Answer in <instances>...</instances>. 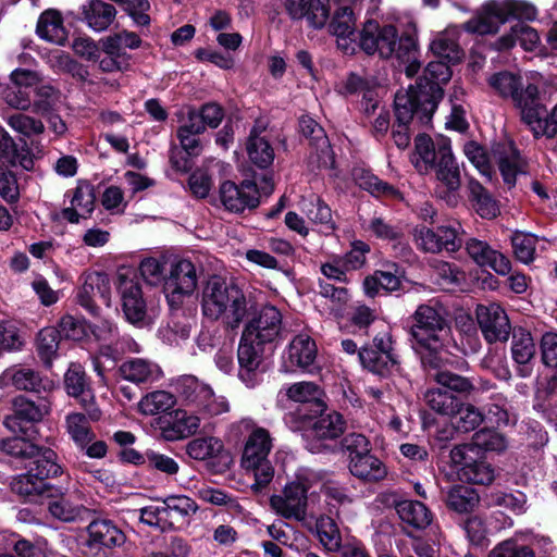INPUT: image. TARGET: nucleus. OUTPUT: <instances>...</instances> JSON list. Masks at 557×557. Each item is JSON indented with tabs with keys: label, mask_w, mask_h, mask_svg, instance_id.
I'll return each instance as SVG.
<instances>
[{
	"label": "nucleus",
	"mask_w": 557,
	"mask_h": 557,
	"mask_svg": "<svg viewBox=\"0 0 557 557\" xmlns=\"http://www.w3.org/2000/svg\"><path fill=\"white\" fill-rule=\"evenodd\" d=\"M115 14V8L102 0H89L83 5L84 21L96 32L107 29L113 22Z\"/></svg>",
	"instance_id": "nucleus-39"
},
{
	"label": "nucleus",
	"mask_w": 557,
	"mask_h": 557,
	"mask_svg": "<svg viewBox=\"0 0 557 557\" xmlns=\"http://www.w3.org/2000/svg\"><path fill=\"white\" fill-rule=\"evenodd\" d=\"M416 245L425 252L436 253L442 250L457 251L463 243L459 230L451 226H440L433 231L425 226L416 227L413 232Z\"/></svg>",
	"instance_id": "nucleus-18"
},
{
	"label": "nucleus",
	"mask_w": 557,
	"mask_h": 557,
	"mask_svg": "<svg viewBox=\"0 0 557 557\" xmlns=\"http://www.w3.org/2000/svg\"><path fill=\"white\" fill-rule=\"evenodd\" d=\"M475 314L481 332L488 343L508 339L511 331L510 322L498 304L479 305Z\"/></svg>",
	"instance_id": "nucleus-21"
},
{
	"label": "nucleus",
	"mask_w": 557,
	"mask_h": 557,
	"mask_svg": "<svg viewBox=\"0 0 557 557\" xmlns=\"http://www.w3.org/2000/svg\"><path fill=\"white\" fill-rule=\"evenodd\" d=\"M536 10L523 0H487L462 24V29L474 35H494L509 18L533 20Z\"/></svg>",
	"instance_id": "nucleus-5"
},
{
	"label": "nucleus",
	"mask_w": 557,
	"mask_h": 557,
	"mask_svg": "<svg viewBox=\"0 0 557 557\" xmlns=\"http://www.w3.org/2000/svg\"><path fill=\"white\" fill-rule=\"evenodd\" d=\"M284 4L292 18H306L313 28L324 27L330 17V0H285Z\"/></svg>",
	"instance_id": "nucleus-26"
},
{
	"label": "nucleus",
	"mask_w": 557,
	"mask_h": 557,
	"mask_svg": "<svg viewBox=\"0 0 557 557\" xmlns=\"http://www.w3.org/2000/svg\"><path fill=\"white\" fill-rule=\"evenodd\" d=\"M441 367L437 369L438 371L434 374V381L455 393L461 394L463 396H472L473 401H481V388L475 386L474 382L470 377H466L462 375H459L457 373L447 371V370H440Z\"/></svg>",
	"instance_id": "nucleus-38"
},
{
	"label": "nucleus",
	"mask_w": 557,
	"mask_h": 557,
	"mask_svg": "<svg viewBox=\"0 0 557 557\" xmlns=\"http://www.w3.org/2000/svg\"><path fill=\"white\" fill-rule=\"evenodd\" d=\"M13 413L4 418L3 424L10 431L25 433L21 422L36 423L49 414L50 406L46 400L36 404L25 396H17L12 401Z\"/></svg>",
	"instance_id": "nucleus-25"
},
{
	"label": "nucleus",
	"mask_w": 557,
	"mask_h": 557,
	"mask_svg": "<svg viewBox=\"0 0 557 557\" xmlns=\"http://www.w3.org/2000/svg\"><path fill=\"white\" fill-rule=\"evenodd\" d=\"M246 152L248 159L258 169H268L274 161V149L265 136L261 135V129L252 127L246 141Z\"/></svg>",
	"instance_id": "nucleus-34"
},
{
	"label": "nucleus",
	"mask_w": 557,
	"mask_h": 557,
	"mask_svg": "<svg viewBox=\"0 0 557 557\" xmlns=\"http://www.w3.org/2000/svg\"><path fill=\"white\" fill-rule=\"evenodd\" d=\"M176 391L182 400L198 412L207 416H219L230 410L224 396L214 394L211 386L194 375H184L177 380Z\"/></svg>",
	"instance_id": "nucleus-9"
},
{
	"label": "nucleus",
	"mask_w": 557,
	"mask_h": 557,
	"mask_svg": "<svg viewBox=\"0 0 557 557\" xmlns=\"http://www.w3.org/2000/svg\"><path fill=\"white\" fill-rule=\"evenodd\" d=\"M59 331L55 327H45L37 335V354L46 368H51L59 349Z\"/></svg>",
	"instance_id": "nucleus-53"
},
{
	"label": "nucleus",
	"mask_w": 557,
	"mask_h": 557,
	"mask_svg": "<svg viewBox=\"0 0 557 557\" xmlns=\"http://www.w3.org/2000/svg\"><path fill=\"white\" fill-rule=\"evenodd\" d=\"M169 530L187 527L199 509L196 500L183 494H172L162 499Z\"/></svg>",
	"instance_id": "nucleus-28"
},
{
	"label": "nucleus",
	"mask_w": 557,
	"mask_h": 557,
	"mask_svg": "<svg viewBox=\"0 0 557 557\" xmlns=\"http://www.w3.org/2000/svg\"><path fill=\"white\" fill-rule=\"evenodd\" d=\"M37 34L47 41L63 45L67 38V32L61 14L55 10L44 12L37 23Z\"/></svg>",
	"instance_id": "nucleus-40"
},
{
	"label": "nucleus",
	"mask_w": 557,
	"mask_h": 557,
	"mask_svg": "<svg viewBox=\"0 0 557 557\" xmlns=\"http://www.w3.org/2000/svg\"><path fill=\"white\" fill-rule=\"evenodd\" d=\"M463 151L481 174H488L487 164L490 162H495L502 174H527L532 170L510 143L495 146L491 159L487 158L484 148L475 141L467 143Z\"/></svg>",
	"instance_id": "nucleus-7"
},
{
	"label": "nucleus",
	"mask_w": 557,
	"mask_h": 557,
	"mask_svg": "<svg viewBox=\"0 0 557 557\" xmlns=\"http://www.w3.org/2000/svg\"><path fill=\"white\" fill-rule=\"evenodd\" d=\"M64 387L69 396L75 398L78 405L92 421L100 420L102 412L96 404V397L82 366L71 364L64 375Z\"/></svg>",
	"instance_id": "nucleus-17"
},
{
	"label": "nucleus",
	"mask_w": 557,
	"mask_h": 557,
	"mask_svg": "<svg viewBox=\"0 0 557 557\" xmlns=\"http://www.w3.org/2000/svg\"><path fill=\"white\" fill-rule=\"evenodd\" d=\"M174 397L165 391H154L147 394L138 404L139 411L146 416H154L171 409Z\"/></svg>",
	"instance_id": "nucleus-58"
},
{
	"label": "nucleus",
	"mask_w": 557,
	"mask_h": 557,
	"mask_svg": "<svg viewBox=\"0 0 557 557\" xmlns=\"http://www.w3.org/2000/svg\"><path fill=\"white\" fill-rule=\"evenodd\" d=\"M223 449L222 442L212 436L197 437L191 440L186 445V454L199 461L216 457Z\"/></svg>",
	"instance_id": "nucleus-55"
},
{
	"label": "nucleus",
	"mask_w": 557,
	"mask_h": 557,
	"mask_svg": "<svg viewBox=\"0 0 557 557\" xmlns=\"http://www.w3.org/2000/svg\"><path fill=\"white\" fill-rule=\"evenodd\" d=\"M265 345L242 335L237 348L238 377L247 387H255L264 372Z\"/></svg>",
	"instance_id": "nucleus-14"
},
{
	"label": "nucleus",
	"mask_w": 557,
	"mask_h": 557,
	"mask_svg": "<svg viewBox=\"0 0 557 557\" xmlns=\"http://www.w3.org/2000/svg\"><path fill=\"white\" fill-rule=\"evenodd\" d=\"M286 396L293 401L310 405L315 413L323 411L322 391L315 383H295L287 388Z\"/></svg>",
	"instance_id": "nucleus-46"
},
{
	"label": "nucleus",
	"mask_w": 557,
	"mask_h": 557,
	"mask_svg": "<svg viewBox=\"0 0 557 557\" xmlns=\"http://www.w3.org/2000/svg\"><path fill=\"white\" fill-rule=\"evenodd\" d=\"M479 504L480 496L478 492L470 486L455 485L447 492L446 506L457 513H470Z\"/></svg>",
	"instance_id": "nucleus-44"
},
{
	"label": "nucleus",
	"mask_w": 557,
	"mask_h": 557,
	"mask_svg": "<svg viewBox=\"0 0 557 557\" xmlns=\"http://www.w3.org/2000/svg\"><path fill=\"white\" fill-rule=\"evenodd\" d=\"M472 445L476 453L479 449L502 451L506 448L507 443L500 433L491 429H482L473 434Z\"/></svg>",
	"instance_id": "nucleus-64"
},
{
	"label": "nucleus",
	"mask_w": 557,
	"mask_h": 557,
	"mask_svg": "<svg viewBox=\"0 0 557 557\" xmlns=\"http://www.w3.org/2000/svg\"><path fill=\"white\" fill-rule=\"evenodd\" d=\"M469 193L472 206L481 218L491 220L499 214L497 200L473 177L469 181Z\"/></svg>",
	"instance_id": "nucleus-41"
},
{
	"label": "nucleus",
	"mask_w": 557,
	"mask_h": 557,
	"mask_svg": "<svg viewBox=\"0 0 557 557\" xmlns=\"http://www.w3.org/2000/svg\"><path fill=\"white\" fill-rule=\"evenodd\" d=\"M360 47L368 54L379 53L382 58L395 55L404 65L408 77L419 72L420 62L416 39L410 35L398 38L393 25L380 26L374 21H368L360 34Z\"/></svg>",
	"instance_id": "nucleus-3"
},
{
	"label": "nucleus",
	"mask_w": 557,
	"mask_h": 557,
	"mask_svg": "<svg viewBox=\"0 0 557 557\" xmlns=\"http://www.w3.org/2000/svg\"><path fill=\"white\" fill-rule=\"evenodd\" d=\"M519 41L527 51H533L540 44L537 32L524 23L513 25L509 33L503 35L494 42V48L498 51L511 49Z\"/></svg>",
	"instance_id": "nucleus-36"
},
{
	"label": "nucleus",
	"mask_w": 557,
	"mask_h": 557,
	"mask_svg": "<svg viewBox=\"0 0 557 557\" xmlns=\"http://www.w3.org/2000/svg\"><path fill=\"white\" fill-rule=\"evenodd\" d=\"M220 199L226 210L240 213L246 209L257 208L260 194L257 183L252 180H245L239 185L225 181L220 186Z\"/></svg>",
	"instance_id": "nucleus-19"
},
{
	"label": "nucleus",
	"mask_w": 557,
	"mask_h": 557,
	"mask_svg": "<svg viewBox=\"0 0 557 557\" xmlns=\"http://www.w3.org/2000/svg\"><path fill=\"white\" fill-rule=\"evenodd\" d=\"M33 459V466H30L28 470L33 471V473L44 482H47L49 478H54L62 473V467L58 462V455L49 447L39 446V451Z\"/></svg>",
	"instance_id": "nucleus-48"
},
{
	"label": "nucleus",
	"mask_w": 557,
	"mask_h": 557,
	"mask_svg": "<svg viewBox=\"0 0 557 557\" xmlns=\"http://www.w3.org/2000/svg\"><path fill=\"white\" fill-rule=\"evenodd\" d=\"M451 77V71L444 61H432L423 70L417 88L410 86L407 90L417 95L416 102L421 104L423 116L431 120L436 109L437 101L443 96L441 84L447 83Z\"/></svg>",
	"instance_id": "nucleus-10"
},
{
	"label": "nucleus",
	"mask_w": 557,
	"mask_h": 557,
	"mask_svg": "<svg viewBox=\"0 0 557 557\" xmlns=\"http://www.w3.org/2000/svg\"><path fill=\"white\" fill-rule=\"evenodd\" d=\"M117 290L126 320L132 324L141 323L146 318V301L141 287L135 276L119 274Z\"/></svg>",
	"instance_id": "nucleus-23"
},
{
	"label": "nucleus",
	"mask_w": 557,
	"mask_h": 557,
	"mask_svg": "<svg viewBox=\"0 0 557 557\" xmlns=\"http://www.w3.org/2000/svg\"><path fill=\"white\" fill-rule=\"evenodd\" d=\"M282 329V313L271 305L261 307L246 323L243 336L263 345L272 344Z\"/></svg>",
	"instance_id": "nucleus-15"
},
{
	"label": "nucleus",
	"mask_w": 557,
	"mask_h": 557,
	"mask_svg": "<svg viewBox=\"0 0 557 557\" xmlns=\"http://www.w3.org/2000/svg\"><path fill=\"white\" fill-rule=\"evenodd\" d=\"M412 348L424 368L438 369L445 363V344L442 333L447 321L442 309L431 305H420L410 317Z\"/></svg>",
	"instance_id": "nucleus-1"
},
{
	"label": "nucleus",
	"mask_w": 557,
	"mask_h": 557,
	"mask_svg": "<svg viewBox=\"0 0 557 557\" xmlns=\"http://www.w3.org/2000/svg\"><path fill=\"white\" fill-rule=\"evenodd\" d=\"M400 285V278L391 271L377 270L363 281L364 293L370 297H374L380 289L395 292L399 289Z\"/></svg>",
	"instance_id": "nucleus-56"
},
{
	"label": "nucleus",
	"mask_w": 557,
	"mask_h": 557,
	"mask_svg": "<svg viewBox=\"0 0 557 557\" xmlns=\"http://www.w3.org/2000/svg\"><path fill=\"white\" fill-rule=\"evenodd\" d=\"M315 531L320 543L330 552H337L342 546V534L336 521L321 515L315 521Z\"/></svg>",
	"instance_id": "nucleus-52"
},
{
	"label": "nucleus",
	"mask_w": 557,
	"mask_h": 557,
	"mask_svg": "<svg viewBox=\"0 0 557 557\" xmlns=\"http://www.w3.org/2000/svg\"><path fill=\"white\" fill-rule=\"evenodd\" d=\"M89 421L92 420L88 417L86 411L85 413L74 411L65 416V431L79 449H84V447L91 443L96 437Z\"/></svg>",
	"instance_id": "nucleus-37"
},
{
	"label": "nucleus",
	"mask_w": 557,
	"mask_h": 557,
	"mask_svg": "<svg viewBox=\"0 0 557 557\" xmlns=\"http://www.w3.org/2000/svg\"><path fill=\"white\" fill-rule=\"evenodd\" d=\"M467 253L480 267H488L497 274L507 275L511 271L510 260L493 249L486 242L469 238L465 243Z\"/></svg>",
	"instance_id": "nucleus-27"
},
{
	"label": "nucleus",
	"mask_w": 557,
	"mask_h": 557,
	"mask_svg": "<svg viewBox=\"0 0 557 557\" xmlns=\"http://www.w3.org/2000/svg\"><path fill=\"white\" fill-rule=\"evenodd\" d=\"M512 359L519 366L525 367L535 355V344L527 330L513 329L511 343Z\"/></svg>",
	"instance_id": "nucleus-51"
},
{
	"label": "nucleus",
	"mask_w": 557,
	"mask_h": 557,
	"mask_svg": "<svg viewBox=\"0 0 557 557\" xmlns=\"http://www.w3.org/2000/svg\"><path fill=\"white\" fill-rule=\"evenodd\" d=\"M201 311L211 321L223 320L227 329H237L248 313V304L244 292L224 277L212 275L206 282L201 293Z\"/></svg>",
	"instance_id": "nucleus-2"
},
{
	"label": "nucleus",
	"mask_w": 557,
	"mask_h": 557,
	"mask_svg": "<svg viewBox=\"0 0 557 557\" xmlns=\"http://www.w3.org/2000/svg\"><path fill=\"white\" fill-rule=\"evenodd\" d=\"M337 9L329 24V30L337 39L338 48L345 53L356 49V13L355 9L362 0H333Z\"/></svg>",
	"instance_id": "nucleus-13"
},
{
	"label": "nucleus",
	"mask_w": 557,
	"mask_h": 557,
	"mask_svg": "<svg viewBox=\"0 0 557 557\" xmlns=\"http://www.w3.org/2000/svg\"><path fill=\"white\" fill-rule=\"evenodd\" d=\"M490 88L503 99H510L525 124L541 103L540 90L535 84L522 85L520 76L509 71H500L487 78Z\"/></svg>",
	"instance_id": "nucleus-6"
},
{
	"label": "nucleus",
	"mask_w": 557,
	"mask_h": 557,
	"mask_svg": "<svg viewBox=\"0 0 557 557\" xmlns=\"http://www.w3.org/2000/svg\"><path fill=\"white\" fill-rule=\"evenodd\" d=\"M13 386L17 391L28 393L49 392L53 388V382L44 377L39 372L28 367L14 366L5 369L0 374V388Z\"/></svg>",
	"instance_id": "nucleus-22"
},
{
	"label": "nucleus",
	"mask_w": 557,
	"mask_h": 557,
	"mask_svg": "<svg viewBox=\"0 0 557 557\" xmlns=\"http://www.w3.org/2000/svg\"><path fill=\"white\" fill-rule=\"evenodd\" d=\"M301 209L310 221L321 225V230L326 232L335 231L336 225L332 219L331 208L320 199H317L315 196H311L310 199H304L301 201Z\"/></svg>",
	"instance_id": "nucleus-50"
},
{
	"label": "nucleus",
	"mask_w": 557,
	"mask_h": 557,
	"mask_svg": "<svg viewBox=\"0 0 557 557\" xmlns=\"http://www.w3.org/2000/svg\"><path fill=\"white\" fill-rule=\"evenodd\" d=\"M459 36V27L449 26L434 36L430 48L438 58L447 60L450 63L458 62L462 57V50L458 42Z\"/></svg>",
	"instance_id": "nucleus-35"
},
{
	"label": "nucleus",
	"mask_w": 557,
	"mask_h": 557,
	"mask_svg": "<svg viewBox=\"0 0 557 557\" xmlns=\"http://www.w3.org/2000/svg\"><path fill=\"white\" fill-rule=\"evenodd\" d=\"M346 428L343 416L336 411L321 414L312 424L309 436L317 440H334L341 436Z\"/></svg>",
	"instance_id": "nucleus-45"
},
{
	"label": "nucleus",
	"mask_w": 557,
	"mask_h": 557,
	"mask_svg": "<svg viewBox=\"0 0 557 557\" xmlns=\"http://www.w3.org/2000/svg\"><path fill=\"white\" fill-rule=\"evenodd\" d=\"M299 126L304 136L310 139L312 151L308 159V165L311 171L317 169L330 170L334 165V156L331 150L329 139L322 127L310 116H302Z\"/></svg>",
	"instance_id": "nucleus-16"
},
{
	"label": "nucleus",
	"mask_w": 557,
	"mask_h": 557,
	"mask_svg": "<svg viewBox=\"0 0 557 557\" xmlns=\"http://www.w3.org/2000/svg\"><path fill=\"white\" fill-rule=\"evenodd\" d=\"M89 547L113 548L125 543V534L111 520L97 519L87 527Z\"/></svg>",
	"instance_id": "nucleus-30"
},
{
	"label": "nucleus",
	"mask_w": 557,
	"mask_h": 557,
	"mask_svg": "<svg viewBox=\"0 0 557 557\" xmlns=\"http://www.w3.org/2000/svg\"><path fill=\"white\" fill-rule=\"evenodd\" d=\"M455 416H457L456 429L465 433L475 430L485 418L473 404L462 401H460V407Z\"/></svg>",
	"instance_id": "nucleus-62"
},
{
	"label": "nucleus",
	"mask_w": 557,
	"mask_h": 557,
	"mask_svg": "<svg viewBox=\"0 0 557 557\" xmlns=\"http://www.w3.org/2000/svg\"><path fill=\"white\" fill-rule=\"evenodd\" d=\"M490 403L486 405L484 417L494 424L507 425L509 419V401L503 393L492 392L488 396Z\"/></svg>",
	"instance_id": "nucleus-60"
},
{
	"label": "nucleus",
	"mask_w": 557,
	"mask_h": 557,
	"mask_svg": "<svg viewBox=\"0 0 557 557\" xmlns=\"http://www.w3.org/2000/svg\"><path fill=\"white\" fill-rule=\"evenodd\" d=\"M460 480L472 484L487 485L494 480V469L484 460L476 458L465 468L458 469Z\"/></svg>",
	"instance_id": "nucleus-57"
},
{
	"label": "nucleus",
	"mask_w": 557,
	"mask_h": 557,
	"mask_svg": "<svg viewBox=\"0 0 557 557\" xmlns=\"http://www.w3.org/2000/svg\"><path fill=\"white\" fill-rule=\"evenodd\" d=\"M536 242L537 238L532 234L515 232L511 236V244L516 258L523 263L532 262Z\"/></svg>",
	"instance_id": "nucleus-63"
},
{
	"label": "nucleus",
	"mask_w": 557,
	"mask_h": 557,
	"mask_svg": "<svg viewBox=\"0 0 557 557\" xmlns=\"http://www.w3.org/2000/svg\"><path fill=\"white\" fill-rule=\"evenodd\" d=\"M0 450L17 459H33L39 451V445L25 436H12L0 441Z\"/></svg>",
	"instance_id": "nucleus-54"
},
{
	"label": "nucleus",
	"mask_w": 557,
	"mask_h": 557,
	"mask_svg": "<svg viewBox=\"0 0 557 557\" xmlns=\"http://www.w3.org/2000/svg\"><path fill=\"white\" fill-rule=\"evenodd\" d=\"M200 428V418L185 410H176L170 426L164 429V436L169 441L188 437Z\"/></svg>",
	"instance_id": "nucleus-47"
},
{
	"label": "nucleus",
	"mask_w": 557,
	"mask_h": 557,
	"mask_svg": "<svg viewBox=\"0 0 557 557\" xmlns=\"http://www.w3.org/2000/svg\"><path fill=\"white\" fill-rule=\"evenodd\" d=\"M307 504V487L297 481L286 484L282 495H273L270 498V505L276 513L297 521L306 518Z\"/></svg>",
	"instance_id": "nucleus-20"
},
{
	"label": "nucleus",
	"mask_w": 557,
	"mask_h": 557,
	"mask_svg": "<svg viewBox=\"0 0 557 557\" xmlns=\"http://www.w3.org/2000/svg\"><path fill=\"white\" fill-rule=\"evenodd\" d=\"M172 314L168 323L169 332L173 335V341H185L190 336L193 326H195V317L186 314L178 309H171Z\"/></svg>",
	"instance_id": "nucleus-61"
},
{
	"label": "nucleus",
	"mask_w": 557,
	"mask_h": 557,
	"mask_svg": "<svg viewBox=\"0 0 557 557\" xmlns=\"http://www.w3.org/2000/svg\"><path fill=\"white\" fill-rule=\"evenodd\" d=\"M358 359L363 369L381 377H388L400 371L397 352H382L366 345L359 349Z\"/></svg>",
	"instance_id": "nucleus-29"
},
{
	"label": "nucleus",
	"mask_w": 557,
	"mask_h": 557,
	"mask_svg": "<svg viewBox=\"0 0 557 557\" xmlns=\"http://www.w3.org/2000/svg\"><path fill=\"white\" fill-rule=\"evenodd\" d=\"M123 379L135 384L153 383L162 374L160 367L144 358H131L125 360L119 369Z\"/></svg>",
	"instance_id": "nucleus-33"
},
{
	"label": "nucleus",
	"mask_w": 557,
	"mask_h": 557,
	"mask_svg": "<svg viewBox=\"0 0 557 557\" xmlns=\"http://www.w3.org/2000/svg\"><path fill=\"white\" fill-rule=\"evenodd\" d=\"M237 428L240 432L248 433L243 450L242 466L253 471L252 488L261 491L274 476V469L268 459L273 446L272 437L267 429L257 426L255 421L249 418L242 419Z\"/></svg>",
	"instance_id": "nucleus-4"
},
{
	"label": "nucleus",
	"mask_w": 557,
	"mask_h": 557,
	"mask_svg": "<svg viewBox=\"0 0 557 557\" xmlns=\"http://www.w3.org/2000/svg\"><path fill=\"white\" fill-rule=\"evenodd\" d=\"M197 281L196 268L191 261L181 259L171 264L163 285L165 298L171 309L182 307L185 298L196 289Z\"/></svg>",
	"instance_id": "nucleus-11"
},
{
	"label": "nucleus",
	"mask_w": 557,
	"mask_h": 557,
	"mask_svg": "<svg viewBox=\"0 0 557 557\" xmlns=\"http://www.w3.org/2000/svg\"><path fill=\"white\" fill-rule=\"evenodd\" d=\"M11 490L23 497L34 498L47 494L48 497H54L52 487L42 480H39L33 471L14 476L11 481Z\"/></svg>",
	"instance_id": "nucleus-42"
},
{
	"label": "nucleus",
	"mask_w": 557,
	"mask_h": 557,
	"mask_svg": "<svg viewBox=\"0 0 557 557\" xmlns=\"http://www.w3.org/2000/svg\"><path fill=\"white\" fill-rule=\"evenodd\" d=\"M424 400L433 411L446 417L455 416L461 401L448 391L438 387L426 391Z\"/></svg>",
	"instance_id": "nucleus-49"
},
{
	"label": "nucleus",
	"mask_w": 557,
	"mask_h": 557,
	"mask_svg": "<svg viewBox=\"0 0 557 557\" xmlns=\"http://www.w3.org/2000/svg\"><path fill=\"white\" fill-rule=\"evenodd\" d=\"M416 98L417 95L410 90H399L395 95L394 107L397 123L393 127L392 137L399 149H405L410 144L409 124L413 114H416L422 123L430 122V120L423 116L421 104L416 102Z\"/></svg>",
	"instance_id": "nucleus-12"
},
{
	"label": "nucleus",
	"mask_w": 557,
	"mask_h": 557,
	"mask_svg": "<svg viewBox=\"0 0 557 557\" xmlns=\"http://www.w3.org/2000/svg\"><path fill=\"white\" fill-rule=\"evenodd\" d=\"M399 518L416 529H424L432 522V512L419 500L406 499L396 504Z\"/></svg>",
	"instance_id": "nucleus-43"
},
{
	"label": "nucleus",
	"mask_w": 557,
	"mask_h": 557,
	"mask_svg": "<svg viewBox=\"0 0 557 557\" xmlns=\"http://www.w3.org/2000/svg\"><path fill=\"white\" fill-rule=\"evenodd\" d=\"M111 297L110 281L107 274L94 272L85 276L84 283L77 293L78 304L87 309L94 317L100 318V308L97 300L109 306Z\"/></svg>",
	"instance_id": "nucleus-24"
},
{
	"label": "nucleus",
	"mask_w": 557,
	"mask_h": 557,
	"mask_svg": "<svg viewBox=\"0 0 557 557\" xmlns=\"http://www.w3.org/2000/svg\"><path fill=\"white\" fill-rule=\"evenodd\" d=\"M348 467L354 476L368 483L382 481L387 475L386 466L371 450L361 456L352 455Z\"/></svg>",
	"instance_id": "nucleus-32"
},
{
	"label": "nucleus",
	"mask_w": 557,
	"mask_h": 557,
	"mask_svg": "<svg viewBox=\"0 0 557 557\" xmlns=\"http://www.w3.org/2000/svg\"><path fill=\"white\" fill-rule=\"evenodd\" d=\"M48 510L61 521L73 522L82 516L84 507L74 504L69 496L61 495L49 502Z\"/></svg>",
	"instance_id": "nucleus-59"
},
{
	"label": "nucleus",
	"mask_w": 557,
	"mask_h": 557,
	"mask_svg": "<svg viewBox=\"0 0 557 557\" xmlns=\"http://www.w3.org/2000/svg\"><path fill=\"white\" fill-rule=\"evenodd\" d=\"M412 162L419 170L436 171L438 174H460L451 152L450 140L445 137H441L434 144L428 135L417 136Z\"/></svg>",
	"instance_id": "nucleus-8"
},
{
	"label": "nucleus",
	"mask_w": 557,
	"mask_h": 557,
	"mask_svg": "<svg viewBox=\"0 0 557 557\" xmlns=\"http://www.w3.org/2000/svg\"><path fill=\"white\" fill-rule=\"evenodd\" d=\"M315 358L317 345L314 341L308 334H298L288 345L287 360L285 361L286 370L308 369L313 364Z\"/></svg>",
	"instance_id": "nucleus-31"
}]
</instances>
